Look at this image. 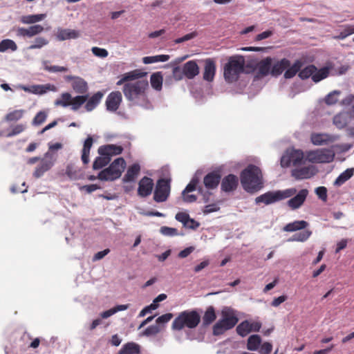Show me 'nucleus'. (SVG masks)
Wrapping results in <instances>:
<instances>
[{
    "label": "nucleus",
    "instance_id": "obj_1",
    "mask_svg": "<svg viewBox=\"0 0 354 354\" xmlns=\"http://www.w3.org/2000/svg\"><path fill=\"white\" fill-rule=\"evenodd\" d=\"M148 89L147 80L141 77L125 83L122 91L126 99L132 104L151 109L153 105L147 97Z\"/></svg>",
    "mask_w": 354,
    "mask_h": 354
},
{
    "label": "nucleus",
    "instance_id": "obj_2",
    "mask_svg": "<svg viewBox=\"0 0 354 354\" xmlns=\"http://www.w3.org/2000/svg\"><path fill=\"white\" fill-rule=\"evenodd\" d=\"M240 178L243 189L248 192L257 191L262 187L261 171L254 165H249L242 171Z\"/></svg>",
    "mask_w": 354,
    "mask_h": 354
},
{
    "label": "nucleus",
    "instance_id": "obj_3",
    "mask_svg": "<svg viewBox=\"0 0 354 354\" xmlns=\"http://www.w3.org/2000/svg\"><path fill=\"white\" fill-rule=\"evenodd\" d=\"M245 59L243 56L230 57L228 62L224 66V78L228 83L237 81L239 75L243 73Z\"/></svg>",
    "mask_w": 354,
    "mask_h": 354
},
{
    "label": "nucleus",
    "instance_id": "obj_4",
    "mask_svg": "<svg viewBox=\"0 0 354 354\" xmlns=\"http://www.w3.org/2000/svg\"><path fill=\"white\" fill-rule=\"evenodd\" d=\"M201 317L194 310H185L180 313L172 323V329L180 330L183 328H194L200 323Z\"/></svg>",
    "mask_w": 354,
    "mask_h": 354
},
{
    "label": "nucleus",
    "instance_id": "obj_5",
    "mask_svg": "<svg viewBox=\"0 0 354 354\" xmlns=\"http://www.w3.org/2000/svg\"><path fill=\"white\" fill-rule=\"evenodd\" d=\"M297 189L295 187L283 190H276L266 192L255 198L256 204L263 203L266 205H270L280 201L289 198L296 194Z\"/></svg>",
    "mask_w": 354,
    "mask_h": 354
},
{
    "label": "nucleus",
    "instance_id": "obj_6",
    "mask_svg": "<svg viewBox=\"0 0 354 354\" xmlns=\"http://www.w3.org/2000/svg\"><path fill=\"white\" fill-rule=\"evenodd\" d=\"M239 319L234 311L229 308L222 310V319L218 321L213 327L214 335L223 334L225 331L232 328L238 322Z\"/></svg>",
    "mask_w": 354,
    "mask_h": 354
},
{
    "label": "nucleus",
    "instance_id": "obj_7",
    "mask_svg": "<svg viewBox=\"0 0 354 354\" xmlns=\"http://www.w3.org/2000/svg\"><path fill=\"white\" fill-rule=\"evenodd\" d=\"M126 167L123 158H118L109 167L102 170L97 175V178L102 181H113L119 178Z\"/></svg>",
    "mask_w": 354,
    "mask_h": 354
},
{
    "label": "nucleus",
    "instance_id": "obj_8",
    "mask_svg": "<svg viewBox=\"0 0 354 354\" xmlns=\"http://www.w3.org/2000/svg\"><path fill=\"white\" fill-rule=\"evenodd\" d=\"M56 160L57 155L52 151H47L44 157L41 158L39 165L35 167L32 176L36 178L41 177L54 166Z\"/></svg>",
    "mask_w": 354,
    "mask_h": 354
},
{
    "label": "nucleus",
    "instance_id": "obj_9",
    "mask_svg": "<svg viewBox=\"0 0 354 354\" xmlns=\"http://www.w3.org/2000/svg\"><path fill=\"white\" fill-rule=\"evenodd\" d=\"M306 158L311 162L328 163L333 160L335 153L328 149H316L306 151Z\"/></svg>",
    "mask_w": 354,
    "mask_h": 354
},
{
    "label": "nucleus",
    "instance_id": "obj_10",
    "mask_svg": "<svg viewBox=\"0 0 354 354\" xmlns=\"http://www.w3.org/2000/svg\"><path fill=\"white\" fill-rule=\"evenodd\" d=\"M170 179L161 178L159 179L156 185L153 200L157 203L166 201L170 194Z\"/></svg>",
    "mask_w": 354,
    "mask_h": 354
},
{
    "label": "nucleus",
    "instance_id": "obj_11",
    "mask_svg": "<svg viewBox=\"0 0 354 354\" xmlns=\"http://www.w3.org/2000/svg\"><path fill=\"white\" fill-rule=\"evenodd\" d=\"M304 156V155L301 150L287 149L281 158V165L283 167H289L290 165L294 166L298 165L301 163Z\"/></svg>",
    "mask_w": 354,
    "mask_h": 354
},
{
    "label": "nucleus",
    "instance_id": "obj_12",
    "mask_svg": "<svg viewBox=\"0 0 354 354\" xmlns=\"http://www.w3.org/2000/svg\"><path fill=\"white\" fill-rule=\"evenodd\" d=\"M339 139V136L328 133H312L310 140L314 145H327Z\"/></svg>",
    "mask_w": 354,
    "mask_h": 354
},
{
    "label": "nucleus",
    "instance_id": "obj_13",
    "mask_svg": "<svg viewBox=\"0 0 354 354\" xmlns=\"http://www.w3.org/2000/svg\"><path fill=\"white\" fill-rule=\"evenodd\" d=\"M308 193L307 189H302L296 192L297 194L290 197V198L287 201L288 206L292 210L299 209L304 205Z\"/></svg>",
    "mask_w": 354,
    "mask_h": 354
},
{
    "label": "nucleus",
    "instance_id": "obj_14",
    "mask_svg": "<svg viewBox=\"0 0 354 354\" xmlns=\"http://www.w3.org/2000/svg\"><path fill=\"white\" fill-rule=\"evenodd\" d=\"M317 169L314 165L296 168L292 171V176L297 180L308 179L314 176Z\"/></svg>",
    "mask_w": 354,
    "mask_h": 354
},
{
    "label": "nucleus",
    "instance_id": "obj_15",
    "mask_svg": "<svg viewBox=\"0 0 354 354\" xmlns=\"http://www.w3.org/2000/svg\"><path fill=\"white\" fill-rule=\"evenodd\" d=\"M122 97L120 91H113L109 94L106 100V106L109 111H117L122 102Z\"/></svg>",
    "mask_w": 354,
    "mask_h": 354
},
{
    "label": "nucleus",
    "instance_id": "obj_16",
    "mask_svg": "<svg viewBox=\"0 0 354 354\" xmlns=\"http://www.w3.org/2000/svg\"><path fill=\"white\" fill-rule=\"evenodd\" d=\"M175 218L181 223L184 227L187 229L196 230L200 226V223L194 218H190L189 214L186 212H178L175 216Z\"/></svg>",
    "mask_w": 354,
    "mask_h": 354
},
{
    "label": "nucleus",
    "instance_id": "obj_17",
    "mask_svg": "<svg viewBox=\"0 0 354 354\" xmlns=\"http://www.w3.org/2000/svg\"><path fill=\"white\" fill-rule=\"evenodd\" d=\"M153 182L151 178L145 176L139 182L138 194L141 197L149 196L153 188Z\"/></svg>",
    "mask_w": 354,
    "mask_h": 354
},
{
    "label": "nucleus",
    "instance_id": "obj_18",
    "mask_svg": "<svg viewBox=\"0 0 354 354\" xmlns=\"http://www.w3.org/2000/svg\"><path fill=\"white\" fill-rule=\"evenodd\" d=\"M55 36L59 41L75 39L80 37V31L70 28H58Z\"/></svg>",
    "mask_w": 354,
    "mask_h": 354
},
{
    "label": "nucleus",
    "instance_id": "obj_19",
    "mask_svg": "<svg viewBox=\"0 0 354 354\" xmlns=\"http://www.w3.org/2000/svg\"><path fill=\"white\" fill-rule=\"evenodd\" d=\"M204 71L203 74V80L211 82L214 80L216 73V63L214 59L207 58L204 60Z\"/></svg>",
    "mask_w": 354,
    "mask_h": 354
},
{
    "label": "nucleus",
    "instance_id": "obj_20",
    "mask_svg": "<svg viewBox=\"0 0 354 354\" xmlns=\"http://www.w3.org/2000/svg\"><path fill=\"white\" fill-rule=\"evenodd\" d=\"M272 64V59L270 57H267L265 59L261 60L257 64V73L258 76L265 77L271 74V68Z\"/></svg>",
    "mask_w": 354,
    "mask_h": 354
},
{
    "label": "nucleus",
    "instance_id": "obj_21",
    "mask_svg": "<svg viewBox=\"0 0 354 354\" xmlns=\"http://www.w3.org/2000/svg\"><path fill=\"white\" fill-rule=\"evenodd\" d=\"M183 74L188 79H194L199 74V67L194 60L186 62L182 68Z\"/></svg>",
    "mask_w": 354,
    "mask_h": 354
},
{
    "label": "nucleus",
    "instance_id": "obj_22",
    "mask_svg": "<svg viewBox=\"0 0 354 354\" xmlns=\"http://www.w3.org/2000/svg\"><path fill=\"white\" fill-rule=\"evenodd\" d=\"M123 151L121 146L115 145H106L99 147L98 153L100 155H106L108 157L120 154Z\"/></svg>",
    "mask_w": 354,
    "mask_h": 354
},
{
    "label": "nucleus",
    "instance_id": "obj_23",
    "mask_svg": "<svg viewBox=\"0 0 354 354\" xmlns=\"http://www.w3.org/2000/svg\"><path fill=\"white\" fill-rule=\"evenodd\" d=\"M146 75L147 73L145 72H141L138 70H134L122 75V77L117 82L116 84L118 86H120L123 84H124L125 83L129 82L131 81L143 77Z\"/></svg>",
    "mask_w": 354,
    "mask_h": 354
},
{
    "label": "nucleus",
    "instance_id": "obj_24",
    "mask_svg": "<svg viewBox=\"0 0 354 354\" xmlns=\"http://www.w3.org/2000/svg\"><path fill=\"white\" fill-rule=\"evenodd\" d=\"M237 185L238 178L233 174H229L223 179L221 182V189L225 192H229L235 189Z\"/></svg>",
    "mask_w": 354,
    "mask_h": 354
},
{
    "label": "nucleus",
    "instance_id": "obj_25",
    "mask_svg": "<svg viewBox=\"0 0 354 354\" xmlns=\"http://www.w3.org/2000/svg\"><path fill=\"white\" fill-rule=\"evenodd\" d=\"M221 175L216 172H211L204 178V185L208 189L216 187L221 180Z\"/></svg>",
    "mask_w": 354,
    "mask_h": 354
},
{
    "label": "nucleus",
    "instance_id": "obj_26",
    "mask_svg": "<svg viewBox=\"0 0 354 354\" xmlns=\"http://www.w3.org/2000/svg\"><path fill=\"white\" fill-rule=\"evenodd\" d=\"M290 66V61L283 58L277 62L273 65L272 64L271 75L272 76H279L282 72Z\"/></svg>",
    "mask_w": 354,
    "mask_h": 354
},
{
    "label": "nucleus",
    "instance_id": "obj_27",
    "mask_svg": "<svg viewBox=\"0 0 354 354\" xmlns=\"http://www.w3.org/2000/svg\"><path fill=\"white\" fill-rule=\"evenodd\" d=\"M309 225L306 221H295L286 224L283 230L288 232H293L298 230H305Z\"/></svg>",
    "mask_w": 354,
    "mask_h": 354
},
{
    "label": "nucleus",
    "instance_id": "obj_28",
    "mask_svg": "<svg viewBox=\"0 0 354 354\" xmlns=\"http://www.w3.org/2000/svg\"><path fill=\"white\" fill-rule=\"evenodd\" d=\"M350 121V115L346 112L339 113L333 118V124L339 129L344 128Z\"/></svg>",
    "mask_w": 354,
    "mask_h": 354
},
{
    "label": "nucleus",
    "instance_id": "obj_29",
    "mask_svg": "<svg viewBox=\"0 0 354 354\" xmlns=\"http://www.w3.org/2000/svg\"><path fill=\"white\" fill-rule=\"evenodd\" d=\"M140 170V167L138 164L135 163L133 165L130 166L125 175L123 178V181L125 183L134 181L136 177L138 176Z\"/></svg>",
    "mask_w": 354,
    "mask_h": 354
},
{
    "label": "nucleus",
    "instance_id": "obj_30",
    "mask_svg": "<svg viewBox=\"0 0 354 354\" xmlns=\"http://www.w3.org/2000/svg\"><path fill=\"white\" fill-rule=\"evenodd\" d=\"M93 140L91 136H88L84 142L81 157L84 164H87L89 162L90 150L93 145Z\"/></svg>",
    "mask_w": 354,
    "mask_h": 354
},
{
    "label": "nucleus",
    "instance_id": "obj_31",
    "mask_svg": "<svg viewBox=\"0 0 354 354\" xmlns=\"http://www.w3.org/2000/svg\"><path fill=\"white\" fill-rule=\"evenodd\" d=\"M73 79L72 87L77 93H84L87 90V83L81 77H71Z\"/></svg>",
    "mask_w": 354,
    "mask_h": 354
},
{
    "label": "nucleus",
    "instance_id": "obj_32",
    "mask_svg": "<svg viewBox=\"0 0 354 354\" xmlns=\"http://www.w3.org/2000/svg\"><path fill=\"white\" fill-rule=\"evenodd\" d=\"M103 94L101 92H97L92 95L88 100L86 102L85 109L87 111H93L100 102L102 98Z\"/></svg>",
    "mask_w": 354,
    "mask_h": 354
},
{
    "label": "nucleus",
    "instance_id": "obj_33",
    "mask_svg": "<svg viewBox=\"0 0 354 354\" xmlns=\"http://www.w3.org/2000/svg\"><path fill=\"white\" fill-rule=\"evenodd\" d=\"M46 17V14L24 15L21 17L20 21L24 24H32L44 20Z\"/></svg>",
    "mask_w": 354,
    "mask_h": 354
},
{
    "label": "nucleus",
    "instance_id": "obj_34",
    "mask_svg": "<svg viewBox=\"0 0 354 354\" xmlns=\"http://www.w3.org/2000/svg\"><path fill=\"white\" fill-rule=\"evenodd\" d=\"M261 344V338L259 335H252L249 337L247 342V348L251 351H258Z\"/></svg>",
    "mask_w": 354,
    "mask_h": 354
},
{
    "label": "nucleus",
    "instance_id": "obj_35",
    "mask_svg": "<svg viewBox=\"0 0 354 354\" xmlns=\"http://www.w3.org/2000/svg\"><path fill=\"white\" fill-rule=\"evenodd\" d=\"M65 173L71 180H76L82 178V174L72 164H69L66 166Z\"/></svg>",
    "mask_w": 354,
    "mask_h": 354
},
{
    "label": "nucleus",
    "instance_id": "obj_36",
    "mask_svg": "<svg viewBox=\"0 0 354 354\" xmlns=\"http://www.w3.org/2000/svg\"><path fill=\"white\" fill-rule=\"evenodd\" d=\"M302 66V62L300 60H297L292 66L286 68L284 73V77L286 79H290L293 77L299 71Z\"/></svg>",
    "mask_w": 354,
    "mask_h": 354
},
{
    "label": "nucleus",
    "instance_id": "obj_37",
    "mask_svg": "<svg viewBox=\"0 0 354 354\" xmlns=\"http://www.w3.org/2000/svg\"><path fill=\"white\" fill-rule=\"evenodd\" d=\"M330 68L328 66H324L319 69L316 68L315 72L313 73V81L315 83L320 82L321 80L326 78L330 73Z\"/></svg>",
    "mask_w": 354,
    "mask_h": 354
},
{
    "label": "nucleus",
    "instance_id": "obj_38",
    "mask_svg": "<svg viewBox=\"0 0 354 354\" xmlns=\"http://www.w3.org/2000/svg\"><path fill=\"white\" fill-rule=\"evenodd\" d=\"M140 346L134 342H129L123 345L118 354H138Z\"/></svg>",
    "mask_w": 354,
    "mask_h": 354
},
{
    "label": "nucleus",
    "instance_id": "obj_39",
    "mask_svg": "<svg viewBox=\"0 0 354 354\" xmlns=\"http://www.w3.org/2000/svg\"><path fill=\"white\" fill-rule=\"evenodd\" d=\"M353 173L354 169L353 168L346 169L336 178L334 182V185L336 186H341L353 176Z\"/></svg>",
    "mask_w": 354,
    "mask_h": 354
},
{
    "label": "nucleus",
    "instance_id": "obj_40",
    "mask_svg": "<svg viewBox=\"0 0 354 354\" xmlns=\"http://www.w3.org/2000/svg\"><path fill=\"white\" fill-rule=\"evenodd\" d=\"M169 59V55H157L143 57L142 62L145 64H149L156 62H165Z\"/></svg>",
    "mask_w": 354,
    "mask_h": 354
},
{
    "label": "nucleus",
    "instance_id": "obj_41",
    "mask_svg": "<svg viewBox=\"0 0 354 354\" xmlns=\"http://www.w3.org/2000/svg\"><path fill=\"white\" fill-rule=\"evenodd\" d=\"M162 75L160 72L153 73L150 77L151 86L156 91H160L162 86Z\"/></svg>",
    "mask_w": 354,
    "mask_h": 354
},
{
    "label": "nucleus",
    "instance_id": "obj_42",
    "mask_svg": "<svg viewBox=\"0 0 354 354\" xmlns=\"http://www.w3.org/2000/svg\"><path fill=\"white\" fill-rule=\"evenodd\" d=\"M312 234V232L309 230H305L302 232L295 234L292 237L288 239V241L305 242Z\"/></svg>",
    "mask_w": 354,
    "mask_h": 354
},
{
    "label": "nucleus",
    "instance_id": "obj_43",
    "mask_svg": "<svg viewBox=\"0 0 354 354\" xmlns=\"http://www.w3.org/2000/svg\"><path fill=\"white\" fill-rule=\"evenodd\" d=\"M129 308V304L118 305L112 308H110L106 311L102 312L100 316L103 319H106L119 311L126 310Z\"/></svg>",
    "mask_w": 354,
    "mask_h": 354
},
{
    "label": "nucleus",
    "instance_id": "obj_44",
    "mask_svg": "<svg viewBox=\"0 0 354 354\" xmlns=\"http://www.w3.org/2000/svg\"><path fill=\"white\" fill-rule=\"evenodd\" d=\"M8 50L11 51H16L17 46L16 43L10 39H5L0 41V52L4 53Z\"/></svg>",
    "mask_w": 354,
    "mask_h": 354
},
{
    "label": "nucleus",
    "instance_id": "obj_45",
    "mask_svg": "<svg viewBox=\"0 0 354 354\" xmlns=\"http://www.w3.org/2000/svg\"><path fill=\"white\" fill-rule=\"evenodd\" d=\"M111 161V158L108 157L106 155H100V156L97 157L93 164V169H100L103 167L107 165Z\"/></svg>",
    "mask_w": 354,
    "mask_h": 354
},
{
    "label": "nucleus",
    "instance_id": "obj_46",
    "mask_svg": "<svg viewBox=\"0 0 354 354\" xmlns=\"http://www.w3.org/2000/svg\"><path fill=\"white\" fill-rule=\"evenodd\" d=\"M87 95H77L73 98L71 97L70 106L73 111L78 110L81 106L86 102Z\"/></svg>",
    "mask_w": 354,
    "mask_h": 354
},
{
    "label": "nucleus",
    "instance_id": "obj_47",
    "mask_svg": "<svg viewBox=\"0 0 354 354\" xmlns=\"http://www.w3.org/2000/svg\"><path fill=\"white\" fill-rule=\"evenodd\" d=\"M315 71L316 67L314 65H308L299 71V77L301 80H306L310 77L313 80V73Z\"/></svg>",
    "mask_w": 354,
    "mask_h": 354
},
{
    "label": "nucleus",
    "instance_id": "obj_48",
    "mask_svg": "<svg viewBox=\"0 0 354 354\" xmlns=\"http://www.w3.org/2000/svg\"><path fill=\"white\" fill-rule=\"evenodd\" d=\"M71 95L68 93H63L61 95V97L59 99H57L55 101V106H61L62 107H68L70 106L71 101Z\"/></svg>",
    "mask_w": 354,
    "mask_h": 354
},
{
    "label": "nucleus",
    "instance_id": "obj_49",
    "mask_svg": "<svg viewBox=\"0 0 354 354\" xmlns=\"http://www.w3.org/2000/svg\"><path fill=\"white\" fill-rule=\"evenodd\" d=\"M24 113V109L14 110L6 115L5 120L8 122L17 121L23 117Z\"/></svg>",
    "mask_w": 354,
    "mask_h": 354
},
{
    "label": "nucleus",
    "instance_id": "obj_50",
    "mask_svg": "<svg viewBox=\"0 0 354 354\" xmlns=\"http://www.w3.org/2000/svg\"><path fill=\"white\" fill-rule=\"evenodd\" d=\"M216 319V314L213 307H209L205 313L203 317V322L205 325H209Z\"/></svg>",
    "mask_w": 354,
    "mask_h": 354
},
{
    "label": "nucleus",
    "instance_id": "obj_51",
    "mask_svg": "<svg viewBox=\"0 0 354 354\" xmlns=\"http://www.w3.org/2000/svg\"><path fill=\"white\" fill-rule=\"evenodd\" d=\"M48 40L43 37H37L35 39L33 43L28 46L29 50L39 49L48 45Z\"/></svg>",
    "mask_w": 354,
    "mask_h": 354
},
{
    "label": "nucleus",
    "instance_id": "obj_52",
    "mask_svg": "<svg viewBox=\"0 0 354 354\" xmlns=\"http://www.w3.org/2000/svg\"><path fill=\"white\" fill-rule=\"evenodd\" d=\"M160 232L161 234L165 236H183V233H178V230L174 227L162 226L160 228Z\"/></svg>",
    "mask_w": 354,
    "mask_h": 354
},
{
    "label": "nucleus",
    "instance_id": "obj_53",
    "mask_svg": "<svg viewBox=\"0 0 354 354\" xmlns=\"http://www.w3.org/2000/svg\"><path fill=\"white\" fill-rule=\"evenodd\" d=\"M237 333L241 337L246 336L250 333L249 322L245 320L239 324L236 327Z\"/></svg>",
    "mask_w": 354,
    "mask_h": 354
},
{
    "label": "nucleus",
    "instance_id": "obj_54",
    "mask_svg": "<svg viewBox=\"0 0 354 354\" xmlns=\"http://www.w3.org/2000/svg\"><path fill=\"white\" fill-rule=\"evenodd\" d=\"M48 116L47 112L44 111H40L38 112L32 120V124L33 126H39L44 123Z\"/></svg>",
    "mask_w": 354,
    "mask_h": 354
},
{
    "label": "nucleus",
    "instance_id": "obj_55",
    "mask_svg": "<svg viewBox=\"0 0 354 354\" xmlns=\"http://www.w3.org/2000/svg\"><path fill=\"white\" fill-rule=\"evenodd\" d=\"M354 33V26H345L344 28L339 32V34L335 37V39H344L348 36Z\"/></svg>",
    "mask_w": 354,
    "mask_h": 354
},
{
    "label": "nucleus",
    "instance_id": "obj_56",
    "mask_svg": "<svg viewBox=\"0 0 354 354\" xmlns=\"http://www.w3.org/2000/svg\"><path fill=\"white\" fill-rule=\"evenodd\" d=\"M162 330V327L158 324L148 326L143 332V335L146 336L155 335Z\"/></svg>",
    "mask_w": 354,
    "mask_h": 354
},
{
    "label": "nucleus",
    "instance_id": "obj_57",
    "mask_svg": "<svg viewBox=\"0 0 354 354\" xmlns=\"http://www.w3.org/2000/svg\"><path fill=\"white\" fill-rule=\"evenodd\" d=\"M27 29L28 37L29 38L41 33L44 30V27L39 24L31 26L27 28Z\"/></svg>",
    "mask_w": 354,
    "mask_h": 354
},
{
    "label": "nucleus",
    "instance_id": "obj_58",
    "mask_svg": "<svg viewBox=\"0 0 354 354\" xmlns=\"http://www.w3.org/2000/svg\"><path fill=\"white\" fill-rule=\"evenodd\" d=\"M172 317H173L172 313H166V314H164V315L158 317L156 320V324L161 326L163 328L164 325L165 324H167V322H169L171 319Z\"/></svg>",
    "mask_w": 354,
    "mask_h": 354
},
{
    "label": "nucleus",
    "instance_id": "obj_59",
    "mask_svg": "<svg viewBox=\"0 0 354 354\" xmlns=\"http://www.w3.org/2000/svg\"><path fill=\"white\" fill-rule=\"evenodd\" d=\"M340 92L334 91L328 93L325 97V102L328 105H332L337 102V96L339 95Z\"/></svg>",
    "mask_w": 354,
    "mask_h": 354
},
{
    "label": "nucleus",
    "instance_id": "obj_60",
    "mask_svg": "<svg viewBox=\"0 0 354 354\" xmlns=\"http://www.w3.org/2000/svg\"><path fill=\"white\" fill-rule=\"evenodd\" d=\"M315 194L324 202L327 201V189L325 187H318L315 190Z\"/></svg>",
    "mask_w": 354,
    "mask_h": 354
},
{
    "label": "nucleus",
    "instance_id": "obj_61",
    "mask_svg": "<svg viewBox=\"0 0 354 354\" xmlns=\"http://www.w3.org/2000/svg\"><path fill=\"white\" fill-rule=\"evenodd\" d=\"M91 51L95 56L100 57V58H105L109 55L108 51L106 49L96 47V46L93 47L91 48Z\"/></svg>",
    "mask_w": 354,
    "mask_h": 354
},
{
    "label": "nucleus",
    "instance_id": "obj_62",
    "mask_svg": "<svg viewBox=\"0 0 354 354\" xmlns=\"http://www.w3.org/2000/svg\"><path fill=\"white\" fill-rule=\"evenodd\" d=\"M26 129V126L22 124H17L15 126L12 131L7 134V137H12L21 133Z\"/></svg>",
    "mask_w": 354,
    "mask_h": 354
},
{
    "label": "nucleus",
    "instance_id": "obj_63",
    "mask_svg": "<svg viewBox=\"0 0 354 354\" xmlns=\"http://www.w3.org/2000/svg\"><path fill=\"white\" fill-rule=\"evenodd\" d=\"M259 347L260 354H270L272 349V345L270 342H264Z\"/></svg>",
    "mask_w": 354,
    "mask_h": 354
},
{
    "label": "nucleus",
    "instance_id": "obj_64",
    "mask_svg": "<svg viewBox=\"0 0 354 354\" xmlns=\"http://www.w3.org/2000/svg\"><path fill=\"white\" fill-rule=\"evenodd\" d=\"M219 206L216 203L207 205L204 207L203 213L205 214H208L212 212H217L219 210Z\"/></svg>",
    "mask_w": 354,
    "mask_h": 354
}]
</instances>
